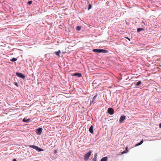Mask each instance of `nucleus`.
Listing matches in <instances>:
<instances>
[{"label": "nucleus", "mask_w": 161, "mask_h": 161, "mask_svg": "<svg viewBox=\"0 0 161 161\" xmlns=\"http://www.w3.org/2000/svg\"><path fill=\"white\" fill-rule=\"evenodd\" d=\"M92 152L91 151H89L87 153H86L84 156V159L86 161H87L89 158Z\"/></svg>", "instance_id": "nucleus-1"}, {"label": "nucleus", "mask_w": 161, "mask_h": 161, "mask_svg": "<svg viewBox=\"0 0 161 161\" xmlns=\"http://www.w3.org/2000/svg\"><path fill=\"white\" fill-rule=\"evenodd\" d=\"M93 52L97 53H106L107 52V51L103 49H95L93 50Z\"/></svg>", "instance_id": "nucleus-2"}, {"label": "nucleus", "mask_w": 161, "mask_h": 161, "mask_svg": "<svg viewBox=\"0 0 161 161\" xmlns=\"http://www.w3.org/2000/svg\"><path fill=\"white\" fill-rule=\"evenodd\" d=\"M29 147L32 148L36 150L37 151H43V149L41 148H39L37 146L34 145H29Z\"/></svg>", "instance_id": "nucleus-3"}, {"label": "nucleus", "mask_w": 161, "mask_h": 161, "mask_svg": "<svg viewBox=\"0 0 161 161\" xmlns=\"http://www.w3.org/2000/svg\"><path fill=\"white\" fill-rule=\"evenodd\" d=\"M16 75L18 77L22 78L23 79L25 78V76L21 73L17 72L16 73Z\"/></svg>", "instance_id": "nucleus-4"}, {"label": "nucleus", "mask_w": 161, "mask_h": 161, "mask_svg": "<svg viewBox=\"0 0 161 161\" xmlns=\"http://www.w3.org/2000/svg\"><path fill=\"white\" fill-rule=\"evenodd\" d=\"M108 112L110 115H112L114 113V110L112 108H109L108 110Z\"/></svg>", "instance_id": "nucleus-5"}, {"label": "nucleus", "mask_w": 161, "mask_h": 161, "mask_svg": "<svg viewBox=\"0 0 161 161\" xmlns=\"http://www.w3.org/2000/svg\"><path fill=\"white\" fill-rule=\"evenodd\" d=\"M42 128H40L39 129H37L36 130V132L37 134L40 135L42 131Z\"/></svg>", "instance_id": "nucleus-6"}, {"label": "nucleus", "mask_w": 161, "mask_h": 161, "mask_svg": "<svg viewBox=\"0 0 161 161\" xmlns=\"http://www.w3.org/2000/svg\"><path fill=\"white\" fill-rule=\"evenodd\" d=\"M125 119V116L124 115H123L121 116L119 119V122L120 123H122Z\"/></svg>", "instance_id": "nucleus-7"}, {"label": "nucleus", "mask_w": 161, "mask_h": 161, "mask_svg": "<svg viewBox=\"0 0 161 161\" xmlns=\"http://www.w3.org/2000/svg\"><path fill=\"white\" fill-rule=\"evenodd\" d=\"M73 75L78 76V77H80L82 76V74L80 73H75Z\"/></svg>", "instance_id": "nucleus-8"}, {"label": "nucleus", "mask_w": 161, "mask_h": 161, "mask_svg": "<svg viewBox=\"0 0 161 161\" xmlns=\"http://www.w3.org/2000/svg\"><path fill=\"white\" fill-rule=\"evenodd\" d=\"M89 131L91 133H93V126L92 125L90 127L89 129Z\"/></svg>", "instance_id": "nucleus-9"}, {"label": "nucleus", "mask_w": 161, "mask_h": 161, "mask_svg": "<svg viewBox=\"0 0 161 161\" xmlns=\"http://www.w3.org/2000/svg\"><path fill=\"white\" fill-rule=\"evenodd\" d=\"M97 156V154L96 153L94 154V157L92 159L93 161H96Z\"/></svg>", "instance_id": "nucleus-10"}, {"label": "nucleus", "mask_w": 161, "mask_h": 161, "mask_svg": "<svg viewBox=\"0 0 161 161\" xmlns=\"http://www.w3.org/2000/svg\"><path fill=\"white\" fill-rule=\"evenodd\" d=\"M108 160V158L107 157H105L103 158L101 161H107Z\"/></svg>", "instance_id": "nucleus-11"}, {"label": "nucleus", "mask_w": 161, "mask_h": 161, "mask_svg": "<svg viewBox=\"0 0 161 161\" xmlns=\"http://www.w3.org/2000/svg\"><path fill=\"white\" fill-rule=\"evenodd\" d=\"M61 53L60 50H59L58 51L55 52V53L57 56L60 57L59 54Z\"/></svg>", "instance_id": "nucleus-12"}, {"label": "nucleus", "mask_w": 161, "mask_h": 161, "mask_svg": "<svg viewBox=\"0 0 161 161\" xmlns=\"http://www.w3.org/2000/svg\"><path fill=\"white\" fill-rule=\"evenodd\" d=\"M29 120L30 119H26L25 118H24L23 119V121L25 122H28Z\"/></svg>", "instance_id": "nucleus-13"}, {"label": "nucleus", "mask_w": 161, "mask_h": 161, "mask_svg": "<svg viewBox=\"0 0 161 161\" xmlns=\"http://www.w3.org/2000/svg\"><path fill=\"white\" fill-rule=\"evenodd\" d=\"M142 83V82L141 80H139L137 83L135 84L136 86H139L140 84Z\"/></svg>", "instance_id": "nucleus-14"}, {"label": "nucleus", "mask_w": 161, "mask_h": 161, "mask_svg": "<svg viewBox=\"0 0 161 161\" xmlns=\"http://www.w3.org/2000/svg\"><path fill=\"white\" fill-rule=\"evenodd\" d=\"M143 140L141 141L140 142L136 144V146H139L140 145H141L143 143Z\"/></svg>", "instance_id": "nucleus-15"}, {"label": "nucleus", "mask_w": 161, "mask_h": 161, "mask_svg": "<svg viewBox=\"0 0 161 161\" xmlns=\"http://www.w3.org/2000/svg\"><path fill=\"white\" fill-rule=\"evenodd\" d=\"M17 59V58H13L12 59H11V61H12V62H14L16 61Z\"/></svg>", "instance_id": "nucleus-16"}, {"label": "nucleus", "mask_w": 161, "mask_h": 161, "mask_svg": "<svg viewBox=\"0 0 161 161\" xmlns=\"http://www.w3.org/2000/svg\"><path fill=\"white\" fill-rule=\"evenodd\" d=\"M143 30V28H138L137 29V31L138 32H139L141 31H142Z\"/></svg>", "instance_id": "nucleus-17"}, {"label": "nucleus", "mask_w": 161, "mask_h": 161, "mask_svg": "<svg viewBox=\"0 0 161 161\" xmlns=\"http://www.w3.org/2000/svg\"><path fill=\"white\" fill-rule=\"evenodd\" d=\"M76 29L77 31H80L81 29V27L79 26H77L76 27Z\"/></svg>", "instance_id": "nucleus-18"}, {"label": "nucleus", "mask_w": 161, "mask_h": 161, "mask_svg": "<svg viewBox=\"0 0 161 161\" xmlns=\"http://www.w3.org/2000/svg\"><path fill=\"white\" fill-rule=\"evenodd\" d=\"M92 6L90 4H89L88 10H89L90 9L92 8Z\"/></svg>", "instance_id": "nucleus-19"}, {"label": "nucleus", "mask_w": 161, "mask_h": 161, "mask_svg": "<svg viewBox=\"0 0 161 161\" xmlns=\"http://www.w3.org/2000/svg\"><path fill=\"white\" fill-rule=\"evenodd\" d=\"M97 97V95H96L94 96L93 98V101L92 102H93L94 100L96 99V97Z\"/></svg>", "instance_id": "nucleus-20"}, {"label": "nucleus", "mask_w": 161, "mask_h": 161, "mask_svg": "<svg viewBox=\"0 0 161 161\" xmlns=\"http://www.w3.org/2000/svg\"><path fill=\"white\" fill-rule=\"evenodd\" d=\"M127 152L126 151H124L121 153V154H123L124 153H126Z\"/></svg>", "instance_id": "nucleus-21"}, {"label": "nucleus", "mask_w": 161, "mask_h": 161, "mask_svg": "<svg viewBox=\"0 0 161 161\" xmlns=\"http://www.w3.org/2000/svg\"><path fill=\"white\" fill-rule=\"evenodd\" d=\"M32 3V1H29L28 2V3L29 5H30V4H31Z\"/></svg>", "instance_id": "nucleus-22"}, {"label": "nucleus", "mask_w": 161, "mask_h": 161, "mask_svg": "<svg viewBox=\"0 0 161 161\" xmlns=\"http://www.w3.org/2000/svg\"><path fill=\"white\" fill-rule=\"evenodd\" d=\"M14 84L17 86V87L18 86V84L17 82H14Z\"/></svg>", "instance_id": "nucleus-23"}, {"label": "nucleus", "mask_w": 161, "mask_h": 161, "mask_svg": "<svg viewBox=\"0 0 161 161\" xmlns=\"http://www.w3.org/2000/svg\"><path fill=\"white\" fill-rule=\"evenodd\" d=\"M128 147H126V151L127 152H128Z\"/></svg>", "instance_id": "nucleus-24"}, {"label": "nucleus", "mask_w": 161, "mask_h": 161, "mask_svg": "<svg viewBox=\"0 0 161 161\" xmlns=\"http://www.w3.org/2000/svg\"><path fill=\"white\" fill-rule=\"evenodd\" d=\"M129 41H130V39L128 37H125Z\"/></svg>", "instance_id": "nucleus-25"}, {"label": "nucleus", "mask_w": 161, "mask_h": 161, "mask_svg": "<svg viewBox=\"0 0 161 161\" xmlns=\"http://www.w3.org/2000/svg\"><path fill=\"white\" fill-rule=\"evenodd\" d=\"M57 153V151L55 150L54 151V153Z\"/></svg>", "instance_id": "nucleus-26"}, {"label": "nucleus", "mask_w": 161, "mask_h": 161, "mask_svg": "<svg viewBox=\"0 0 161 161\" xmlns=\"http://www.w3.org/2000/svg\"><path fill=\"white\" fill-rule=\"evenodd\" d=\"M159 127L160 128H161V123H160L159 125Z\"/></svg>", "instance_id": "nucleus-27"}, {"label": "nucleus", "mask_w": 161, "mask_h": 161, "mask_svg": "<svg viewBox=\"0 0 161 161\" xmlns=\"http://www.w3.org/2000/svg\"><path fill=\"white\" fill-rule=\"evenodd\" d=\"M13 161H17L15 159H13Z\"/></svg>", "instance_id": "nucleus-28"}]
</instances>
